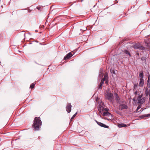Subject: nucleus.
<instances>
[{
    "label": "nucleus",
    "instance_id": "nucleus-12",
    "mask_svg": "<svg viewBox=\"0 0 150 150\" xmlns=\"http://www.w3.org/2000/svg\"><path fill=\"white\" fill-rule=\"evenodd\" d=\"M105 110H107L106 108H104L103 106H100V107L98 109V110L100 112H101V111H103Z\"/></svg>",
    "mask_w": 150,
    "mask_h": 150
},
{
    "label": "nucleus",
    "instance_id": "nucleus-8",
    "mask_svg": "<svg viewBox=\"0 0 150 150\" xmlns=\"http://www.w3.org/2000/svg\"><path fill=\"white\" fill-rule=\"evenodd\" d=\"M108 74L107 73L104 76L103 78L102 79V80H103L104 81H105V83L106 84H108Z\"/></svg>",
    "mask_w": 150,
    "mask_h": 150
},
{
    "label": "nucleus",
    "instance_id": "nucleus-18",
    "mask_svg": "<svg viewBox=\"0 0 150 150\" xmlns=\"http://www.w3.org/2000/svg\"><path fill=\"white\" fill-rule=\"evenodd\" d=\"M139 76L141 78L143 79L144 77L143 73V72H142L140 73L139 74Z\"/></svg>",
    "mask_w": 150,
    "mask_h": 150
},
{
    "label": "nucleus",
    "instance_id": "nucleus-26",
    "mask_svg": "<svg viewBox=\"0 0 150 150\" xmlns=\"http://www.w3.org/2000/svg\"><path fill=\"white\" fill-rule=\"evenodd\" d=\"M104 119L109 120L107 117H105L104 118Z\"/></svg>",
    "mask_w": 150,
    "mask_h": 150
},
{
    "label": "nucleus",
    "instance_id": "nucleus-28",
    "mask_svg": "<svg viewBox=\"0 0 150 150\" xmlns=\"http://www.w3.org/2000/svg\"><path fill=\"white\" fill-rule=\"evenodd\" d=\"M136 54H137V55H139V52H137L136 53Z\"/></svg>",
    "mask_w": 150,
    "mask_h": 150
},
{
    "label": "nucleus",
    "instance_id": "nucleus-16",
    "mask_svg": "<svg viewBox=\"0 0 150 150\" xmlns=\"http://www.w3.org/2000/svg\"><path fill=\"white\" fill-rule=\"evenodd\" d=\"M124 52L126 54L129 55L130 57H131L132 56L131 54L128 50H125Z\"/></svg>",
    "mask_w": 150,
    "mask_h": 150
},
{
    "label": "nucleus",
    "instance_id": "nucleus-13",
    "mask_svg": "<svg viewBox=\"0 0 150 150\" xmlns=\"http://www.w3.org/2000/svg\"><path fill=\"white\" fill-rule=\"evenodd\" d=\"M145 93L147 96L150 95V90H149L148 88H147L146 89Z\"/></svg>",
    "mask_w": 150,
    "mask_h": 150
},
{
    "label": "nucleus",
    "instance_id": "nucleus-27",
    "mask_svg": "<svg viewBox=\"0 0 150 150\" xmlns=\"http://www.w3.org/2000/svg\"><path fill=\"white\" fill-rule=\"evenodd\" d=\"M135 91L134 93V94H137V90H135Z\"/></svg>",
    "mask_w": 150,
    "mask_h": 150
},
{
    "label": "nucleus",
    "instance_id": "nucleus-11",
    "mask_svg": "<svg viewBox=\"0 0 150 150\" xmlns=\"http://www.w3.org/2000/svg\"><path fill=\"white\" fill-rule=\"evenodd\" d=\"M103 115L104 116L112 117V115L108 112H104L103 113Z\"/></svg>",
    "mask_w": 150,
    "mask_h": 150
},
{
    "label": "nucleus",
    "instance_id": "nucleus-17",
    "mask_svg": "<svg viewBox=\"0 0 150 150\" xmlns=\"http://www.w3.org/2000/svg\"><path fill=\"white\" fill-rule=\"evenodd\" d=\"M35 84V83H32L30 86V88H31V89L33 88L34 87Z\"/></svg>",
    "mask_w": 150,
    "mask_h": 150
},
{
    "label": "nucleus",
    "instance_id": "nucleus-25",
    "mask_svg": "<svg viewBox=\"0 0 150 150\" xmlns=\"http://www.w3.org/2000/svg\"><path fill=\"white\" fill-rule=\"evenodd\" d=\"M102 85H103L102 84H100V86H99V88H100V89L102 88Z\"/></svg>",
    "mask_w": 150,
    "mask_h": 150
},
{
    "label": "nucleus",
    "instance_id": "nucleus-30",
    "mask_svg": "<svg viewBox=\"0 0 150 150\" xmlns=\"http://www.w3.org/2000/svg\"><path fill=\"white\" fill-rule=\"evenodd\" d=\"M37 9H39V7H37Z\"/></svg>",
    "mask_w": 150,
    "mask_h": 150
},
{
    "label": "nucleus",
    "instance_id": "nucleus-9",
    "mask_svg": "<svg viewBox=\"0 0 150 150\" xmlns=\"http://www.w3.org/2000/svg\"><path fill=\"white\" fill-rule=\"evenodd\" d=\"M95 121L98 125H99V126H100L101 127H103L106 128H108L109 127L108 126H107L105 125L104 124L101 122H98L96 120H95Z\"/></svg>",
    "mask_w": 150,
    "mask_h": 150
},
{
    "label": "nucleus",
    "instance_id": "nucleus-10",
    "mask_svg": "<svg viewBox=\"0 0 150 150\" xmlns=\"http://www.w3.org/2000/svg\"><path fill=\"white\" fill-rule=\"evenodd\" d=\"M144 80L142 78H140V79L139 86L140 87H142L144 84Z\"/></svg>",
    "mask_w": 150,
    "mask_h": 150
},
{
    "label": "nucleus",
    "instance_id": "nucleus-6",
    "mask_svg": "<svg viewBox=\"0 0 150 150\" xmlns=\"http://www.w3.org/2000/svg\"><path fill=\"white\" fill-rule=\"evenodd\" d=\"M74 53L73 52H70L67 54L66 56H65L64 57V59L66 60L69 59L71 57Z\"/></svg>",
    "mask_w": 150,
    "mask_h": 150
},
{
    "label": "nucleus",
    "instance_id": "nucleus-14",
    "mask_svg": "<svg viewBox=\"0 0 150 150\" xmlns=\"http://www.w3.org/2000/svg\"><path fill=\"white\" fill-rule=\"evenodd\" d=\"M147 86L150 87V76H148V80L147 81Z\"/></svg>",
    "mask_w": 150,
    "mask_h": 150
},
{
    "label": "nucleus",
    "instance_id": "nucleus-4",
    "mask_svg": "<svg viewBox=\"0 0 150 150\" xmlns=\"http://www.w3.org/2000/svg\"><path fill=\"white\" fill-rule=\"evenodd\" d=\"M132 47L135 49H139L140 50H143L145 49V47L140 44H136L133 45Z\"/></svg>",
    "mask_w": 150,
    "mask_h": 150
},
{
    "label": "nucleus",
    "instance_id": "nucleus-19",
    "mask_svg": "<svg viewBox=\"0 0 150 150\" xmlns=\"http://www.w3.org/2000/svg\"><path fill=\"white\" fill-rule=\"evenodd\" d=\"M150 116V114H146V115H144L142 116V118H144V117H148Z\"/></svg>",
    "mask_w": 150,
    "mask_h": 150
},
{
    "label": "nucleus",
    "instance_id": "nucleus-24",
    "mask_svg": "<svg viewBox=\"0 0 150 150\" xmlns=\"http://www.w3.org/2000/svg\"><path fill=\"white\" fill-rule=\"evenodd\" d=\"M87 30V28H85L83 29H81L80 30H83V31H85L86 30Z\"/></svg>",
    "mask_w": 150,
    "mask_h": 150
},
{
    "label": "nucleus",
    "instance_id": "nucleus-2",
    "mask_svg": "<svg viewBox=\"0 0 150 150\" xmlns=\"http://www.w3.org/2000/svg\"><path fill=\"white\" fill-rule=\"evenodd\" d=\"M33 128L35 131L38 130L41 125V121L40 117H35L33 121Z\"/></svg>",
    "mask_w": 150,
    "mask_h": 150
},
{
    "label": "nucleus",
    "instance_id": "nucleus-15",
    "mask_svg": "<svg viewBox=\"0 0 150 150\" xmlns=\"http://www.w3.org/2000/svg\"><path fill=\"white\" fill-rule=\"evenodd\" d=\"M118 126L119 128H121L123 127H127V125L125 124H124L123 123H122L121 124H119L118 125Z\"/></svg>",
    "mask_w": 150,
    "mask_h": 150
},
{
    "label": "nucleus",
    "instance_id": "nucleus-1",
    "mask_svg": "<svg viewBox=\"0 0 150 150\" xmlns=\"http://www.w3.org/2000/svg\"><path fill=\"white\" fill-rule=\"evenodd\" d=\"M105 97L106 99L112 103H113L115 100L119 104L121 103L120 97L116 93H112L109 91H107L105 94Z\"/></svg>",
    "mask_w": 150,
    "mask_h": 150
},
{
    "label": "nucleus",
    "instance_id": "nucleus-3",
    "mask_svg": "<svg viewBox=\"0 0 150 150\" xmlns=\"http://www.w3.org/2000/svg\"><path fill=\"white\" fill-rule=\"evenodd\" d=\"M121 101V103L120 104V105L119 106V109L121 110L124 109H127L128 108V106L126 103L121 104V103H123L124 101Z\"/></svg>",
    "mask_w": 150,
    "mask_h": 150
},
{
    "label": "nucleus",
    "instance_id": "nucleus-21",
    "mask_svg": "<svg viewBox=\"0 0 150 150\" xmlns=\"http://www.w3.org/2000/svg\"><path fill=\"white\" fill-rule=\"evenodd\" d=\"M77 112H76L74 114L72 117L71 118L70 120H71L72 119H73L76 116V115H77Z\"/></svg>",
    "mask_w": 150,
    "mask_h": 150
},
{
    "label": "nucleus",
    "instance_id": "nucleus-29",
    "mask_svg": "<svg viewBox=\"0 0 150 150\" xmlns=\"http://www.w3.org/2000/svg\"><path fill=\"white\" fill-rule=\"evenodd\" d=\"M112 73L113 74H115V72L114 71H113L112 72Z\"/></svg>",
    "mask_w": 150,
    "mask_h": 150
},
{
    "label": "nucleus",
    "instance_id": "nucleus-5",
    "mask_svg": "<svg viewBox=\"0 0 150 150\" xmlns=\"http://www.w3.org/2000/svg\"><path fill=\"white\" fill-rule=\"evenodd\" d=\"M142 95L139 96L138 97L137 100L138 103L141 104H143L145 102V99L144 98H142Z\"/></svg>",
    "mask_w": 150,
    "mask_h": 150
},
{
    "label": "nucleus",
    "instance_id": "nucleus-23",
    "mask_svg": "<svg viewBox=\"0 0 150 150\" xmlns=\"http://www.w3.org/2000/svg\"><path fill=\"white\" fill-rule=\"evenodd\" d=\"M104 81L102 79L100 84L103 85L104 83Z\"/></svg>",
    "mask_w": 150,
    "mask_h": 150
},
{
    "label": "nucleus",
    "instance_id": "nucleus-7",
    "mask_svg": "<svg viewBox=\"0 0 150 150\" xmlns=\"http://www.w3.org/2000/svg\"><path fill=\"white\" fill-rule=\"evenodd\" d=\"M71 105L70 103H68L66 107V110L69 113L71 110Z\"/></svg>",
    "mask_w": 150,
    "mask_h": 150
},
{
    "label": "nucleus",
    "instance_id": "nucleus-20",
    "mask_svg": "<svg viewBox=\"0 0 150 150\" xmlns=\"http://www.w3.org/2000/svg\"><path fill=\"white\" fill-rule=\"evenodd\" d=\"M137 85L136 84H134V91L137 90Z\"/></svg>",
    "mask_w": 150,
    "mask_h": 150
},
{
    "label": "nucleus",
    "instance_id": "nucleus-22",
    "mask_svg": "<svg viewBox=\"0 0 150 150\" xmlns=\"http://www.w3.org/2000/svg\"><path fill=\"white\" fill-rule=\"evenodd\" d=\"M141 108V105H138L136 109V111H137L139 110Z\"/></svg>",
    "mask_w": 150,
    "mask_h": 150
}]
</instances>
